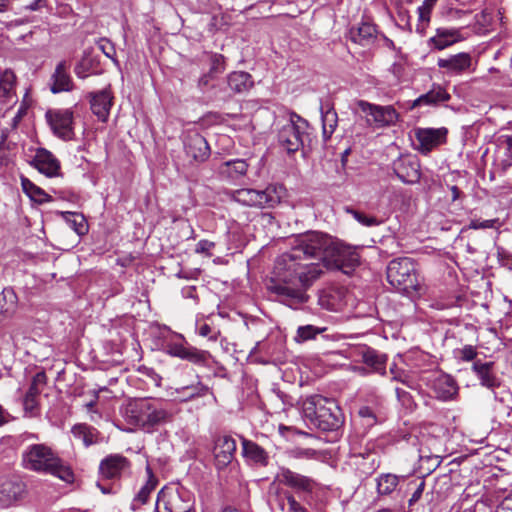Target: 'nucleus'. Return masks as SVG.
I'll return each instance as SVG.
<instances>
[{"label": "nucleus", "instance_id": "1", "mask_svg": "<svg viewBox=\"0 0 512 512\" xmlns=\"http://www.w3.org/2000/svg\"><path fill=\"white\" fill-rule=\"evenodd\" d=\"M358 263L359 254L354 247L310 231L296 236L291 249L276 258L274 277L267 289L282 303L298 309L308 302L307 290L322 276L324 268L348 273Z\"/></svg>", "mask_w": 512, "mask_h": 512}, {"label": "nucleus", "instance_id": "2", "mask_svg": "<svg viewBox=\"0 0 512 512\" xmlns=\"http://www.w3.org/2000/svg\"><path fill=\"white\" fill-rule=\"evenodd\" d=\"M122 415L128 424L146 432H153L157 427L172 419L168 403L157 398H141L130 401L124 407Z\"/></svg>", "mask_w": 512, "mask_h": 512}, {"label": "nucleus", "instance_id": "3", "mask_svg": "<svg viewBox=\"0 0 512 512\" xmlns=\"http://www.w3.org/2000/svg\"><path fill=\"white\" fill-rule=\"evenodd\" d=\"M24 468L50 474L70 483L74 480V474L69 466L58 457V455L45 444L29 445L22 455Z\"/></svg>", "mask_w": 512, "mask_h": 512}, {"label": "nucleus", "instance_id": "4", "mask_svg": "<svg viewBox=\"0 0 512 512\" xmlns=\"http://www.w3.org/2000/svg\"><path fill=\"white\" fill-rule=\"evenodd\" d=\"M303 413L313 426L324 432H336L344 418L337 403L321 395H312L303 402Z\"/></svg>", "mask_w": 512, "mask_h": 512}, {"label": "nucleus", "instance_id": "5", "mask_svg": "<svg viewBox=\"0 0 512 512\" xmlns=\"http://www.w3.org/2000/svg\"><path fill=\"white\" fill-rule=\"evenodd\" d=\"M387 280L394 289L410 297L420 289L416 264L409 257H400L389 262Z\"/></svg>", "mask_w": 512, "mask_h": 512}, {"label": "nucleus", "instance_id": "6", "mask_svg": "<svg viewBox=\"0 0 512 512\" xmlns=\"http://www.w3.org/2000/svg\"><path fill=\"white\" fill-rule=\"evenodd\" d=\"M286 196L281 184H270L264 189L243 188L234 192L233 198L240 204L257 208H274Z\"/></svg>", "mask_w": 512, "mask_h": 512}, {"label": "nucleus", "instance_id": "7", "mask_svg": "<svg viewBox=\"0 0 512 512\" xmlns=\"http://www.w3.org/2000/svg\"><path fill=\"white\" fill-rule=\"evenodd\" d=\"M192 506L190 493L183 488L165 486L158 493L157 512H191Z\"/></svg>", "mask_w": 512, "mask_h": 512}, {"label": "nucleus", "instance_id": "8", "mask_svg": "<svg viewBox=\"0 0 512 512\" xmlns=\"http://www.w3.org/2000/svg\"><path fill=\"white\" fill-rule=\"evenodd\" d=\"M45 117L55 136L64 141L73 139V112L70 109H50Z\"/></svg>", "mask_w": 512, "mask_h": 512}, {"label": "nucleus", "instance_id": "9", "mask_svg": "<svg viewBox=\"0 0 512 512\" xmlns=\"http://www.w3.org/2000/svg\"><path fill=\"white\" fill-rule=\"evenodd\" d=\"M358 106L362 112L372 117L377 127L391 126L398 121L399 114L393 106H380L363 100L358 102Z\"/></svg>", "mask_w": 512, "mask_h": 512}, {"label": "nucleus", "instance_id": "10", "mask_svg": "<svg viewBox=\"0 0 512 512\" xmlns=\"http://www.w3.org/2000/svg\"><path fill=\"white\" fill-rule=\"evenodd\" d=\"M17 77L13 70H0V111L8 110L18 101L16 94Z\"/></svg>", "mask_w": 512, "mask_h": 512}, {"label": "nucleus", "instance_id": "11", "mask_svg": "<svg viewBox=\"0 0 512 512\" xmlns=\"http://www.w3.org/2000/svg\"><path fill=\"white\" fill-rule=\"evenodd\" d=\"M165 351L170 356L187 360L196 365L206 364L210 357V353L208 351L199 350L196 347L186 346L182 343L175 342L167 343Z\"/></svg>", "mask_w": 512, "mask_h": 512}, {"label": "nucleus", "instance_id": "12", "mask_svg": "<svg viewBox=\"0 0 512 512\" xmlns=\"http://www.w3.org/2000/svg\"><path fill=\"white\" fill-rule=\"evenodd\" d=\"M435 397L442 401L452 400L458 393V385L453 377L445 373H435L429 380Z\"/></svg>", "mask_w": 512, "mask_h": 512}, {"label": "nucleus", "instance_id": "13", "mask_svg": "<svg viewBox=\"0 0 512 512\" xmlns=\"http://www.w3.org/2000/svg\"><path fill=\"white\" fill-rule=\"evenodd\" d=\"M236 447L235 439L229 435L219 436L215 440L213 454L218 469H223L232 462Z\"/></svg>", "mask_w": 512, "mask_h": 512}, {"label": "nucleus", "instance_id": "14", "mask_svg": "<svg viewBox=\"0 0 512 512\" xmlns=\"http://www.w3.org/2000/svg\"><path fill=\"white\" fill-rule=\"evenodd\" d=\"M302 127L294 121L282 126L278 133L279 144L289 153L296 152L303 144Z\"/></svg>", "mask_w": 512, "mask_h": 512}, {"label": "nucleus", "instance_id": "15", "mask_svg": "<svg viewBox=\"0 0 512 512\" xmlns=\"http://www.w3.org/2000/svg\"><path fill=\"white\" fill-rule=\"evenodd\" d=\"M393 169L403 183L413 184L420 179V164L414 156L400 157L394 161Z\"/></svg>", "mask_w": 512, "mask_h": 512}, {"label": "nucleus", "instance_id": "16", "mask_svg": "<svg viewBox=\"0 0 512 512\" xmlns=\"http://www.w3.org/2000/svg\"><path fill=\"white\" fill-rule=\"evenodd\" d=\"M184 150L188 158L203 162L210 155V148L206 139L197 132L188 133L184 140Z\"/></svg>", "mask_w": 512, "mask_h": 512}, {"label": "nucleus", "instance_id": "17", "mask_svg": "<svg viewBox=\"0 0 512 512\" xmlns=\"http://www.w3.org/2000/svg\"><path fill=\"white\" fill-rule=\"evenodd\" d=\"M88 98L92 113L97 116L100 121L106 122L113 104V95L110 88L90 92Z\"/></svg>", "mask_w": 512, "mask_h": 512}, {"label": "nucleus", "instance_id": "18", "mask_svg": "<svg viewBox=\"0 0 512 512\" xmlns=\"http://www.w3.org/2000/svg\"><path fill=\"white\" fill-rule=\"evenodd\" d=\"M31 165L47 177H56L60 174L59 160L47 149L38 148L31 161Z\"/></svg>", "mask_w": 512, "mask_h": 512}, {"label": "nucleus", "instance_id": "19", "mask_svg": "<svg viewBox=\"0 0 512 512\" xmlns=\"http://www.w3.org/2000/svg\"><path fill=\"white\" fill-rule=\"evenodd\" d=\"M415 135L419 142V151L428 154L432 149L446 141L447 129L422 128L418 129Z\"/></svg>", "mask_w": 512, "mask_h": 512}, {"label": "nucleus", "instance_id": "20", "mask_svg": "<svg viewBox=\"0 0 512 512\" xmlns=\"http://www.w3.org/2000/svg\"><path fill=\"white\" fill-rule=\"evenodd\" d=\"M46 384V375L44 372H38L34 375L28 391L23 399V407L26 414L35 416L38 414V399L42 388Z\"/></svg>", "mask_w": 512, "mask_h": 512}, {"label": "nucleus", "instance_id": "21", "mask_svg": "<svg viewBox=\"0 0 512 512\" xmlns=\"http://www.w3.org/2000/svg\"><path fill=\"white\" fill-rule=\"evenodd\" d=\"M437 65L448 75H460L469 70L472 65V57L469 53L461 52L445 58H439Z\"/></svg>", "mask_w": 512, "mask_h": 512}, {"label": "nucleus", "instance_id": "22", "mask_svg": "<svg viewBox=\"0 0 512 512\" xmlns=\"http://www.w3.org/2000/svg\"><path fill=\"white\" fill-rule=\"evenodd\" d=\"M472 371L476 375L481 386L493 392L495 389L500 387L501 380L494 371V362L475 360L472 364Z\"/></svg>", "mask_w": 512, "mask_h": 512}, {"label": "nucleus", "instance_id": "23", "mask_svg": "<svg viewBox=\"0 0 512 512\" xmlns=\"http://www.w3.org/2000/svg\"><path fill=\"white\" fill-rule=\"evenodd\" d=\"M277 479L280 483L303 492H311L315 485V482L311 478L293 472L287 468L280 470Z\"/></svg>", "mask_w": 512, "mask_h": 512}, {"label": "nucleus", "instance_id": "24", "mask_svg": "<svg viewBox=\"0 0 512 512\" xmlns=\"http://www.w3.org/2000/svg\"><path fill=\"white\" fill-rule=\"evenodd\" d=\"M24 493V484L18 479L0 480V505L9 507Z\"/></svg>", "mask_w": 512, "mask_h": 512}, {"label": "nucleus", "instance_id": "25", "mask_svg": "<svg viewBox=\"0 0 512 512\" xmlns=\"http://www.w3.org/2000/svg\"><path fill=\"white\" fill-rule=\"evenodd\" d=\"M241 439L243 457L253 465L259 467L267 466L269 462V456L265 449L258 445L256 442H253L246 438Z\"/></svg>", "mask_w": 512, "mask_h": 512}, {"label": "nucleus", "instance_id": "26", "mask_svg": "<svg viewBox=\"0 0 512 512\" xmlns=\"http://www.w3.org/2000/svg\"><path fill=\"white\" fill-rule=\"evenodd\" d=\"M129 465L128 460L121 455H110L100 463L101 474L108 479L118 477Z\"/></svg>", "mask_w": 512, "mask_h": 512}, {"label": "nucleus", "instance_id": "27", "mask_svg": "<svg viewBox=\"0 0 512 512\" xmlns=\"http://www.w3.org/2000/svg\"><path fill=\"white\" fill-rule=\"evenodd\" d=\"M320 112L322 120L323 137L325 140H328L332 136L337 127L338 116L332 104L328 101L321 103Z\"/></svg>", "mask_w": 512, "mask_h": 512}, {"label": "nucleus", "instance_id": "28", "mask_svg": "<svg viewBox=\"0 0 512 512\" xmlns=\"http://www.w3.org/2000/svg\"><path fill=\"white\" fill-rule=\"evenodd\" d=\"M53 84L51 91L53 93H59L63 91H69L72 89V80L68 73V65L65 61H61L55 69L52 75Z\"/></svg>", "mask_w": 512, "mask_h": 512}, {"label": "nucleus", "instance_id": "29", "mask_svg": "<svg viewBox=\"0 0 512 512\" xmlns=\"http://www.w3.org/2000/svg\"><path fill=\"white\" fill-rule=\"evenodd\" d=\"M248 164L243 159H233L223 162L218 167V173L229 180H237L247 172Z\"/></svg>", "mask_w": 512, "mask_h": 512}, {"label": "nucleus", "instance_id": "30", "mask_svg": "<svg viewBox=\"0 0 512 512\" xmlns=\"http://www.w3.org/2000/svg\"><path fill=\"white\" fill-rule=\"evenodd\" d=\"M450 95L440 85H433L432 88L425 94L419 96L413 102V107L422 105H436L441 102L448 101Z\"/></svg>", "mask_w": 512, "mask_h": 512}, {"label": "nucleus", "instance_id": "31", "mask_svg": "<svg viewBox=\"0 0 512 512\" xmlns=\"http://www.w3.org/2000/svg\"><path fill=\"white\" fill-rule=\"evenodd\" d=\"M460 40L459 31L456 29L439 28L436 35L430 38V43L437 50H443Z\"/></svg>", "mask_w": 512, "mask_h": 512}, {"label": "nucleus", "instance_id": "32", "mask_svg": "<svg viewBox=\"0 0 512 512\" xmlns=\"http://www.w3.org/2000/svg\"><path fill=\"white\" fill-rule=\"evenodd\" d=\"M227 83L229 88L236 93H244L253 87L252 76L243 71H235L228 75Z\"/></svg>", "mask_w": 512, "mask_h": 512}, {"label": "nucleus", "instance_id": "33", "mask_svg": "<svg viewBox=\"0 0 512 512\" xmlns=\"http://www.w3.org/2000/svg\"><path fill=\"white\" fill-rule=\"evenodd\" d=\"M146 473H147V481L144 484V486H142V488L140 489V491L137 493V495L134 498V501H133L134 509H135L136 505H138V506L144 505L147 502L151 492L155 490V488L158 484V480H157L156 476L153 474V471L149 465H147V467H146Z\"/></svg>", "mask_w": 512, "mask_h": 512}, {"label": "nucleus", "instance_id": "34", "mask_svg": "<svg viewBox=\"0 0 512 512\" xmlns=\"http://www.w3.org/2000/svg\"><path fill=\"white\" fill-rule=\"evenodd\" d=\"M18 298L12 288H4L0 293V314L4 317L13 315L17 309Z\"/></svg>", "mask_w": 512, "mask_h": 512}, {"label": "nucleus", "instance_id": "35", "mask_svg": "<svg viewBox=\"0 0 512 512\" xmlns=\"http://www.w3.org/2000/svg\"><path fill=\"white\" fill-rule=\"evenodd\" d=\"M401 477L392 473L380 474L376 479L377 493L381 496L393 493L400 481Z\"/></svg>", "mask_w": 512, "mask_h": 512}, {"label": "nucleus", "instance_id": "36", "mask_svg": "<svg viewBox=\"0 0 512 512\" xmlns=\"http://www.w3.org/2000/svg\"><path fill=\"white\" fill-rule=\"evenodd\" d=\"M76 439L81 440L85 446H90L97 442L98 431L87 424H76L71 430Z\"/></svg>", "mask_w": 512, "mask_h": 512}, {"label": "nucleus", "instance_id": "37", "mask_svg": "<svg viewBox=\"0 0 512 512\" xmlns=\"http://www.w3.org/2000/svg\"><path fill=\"white\" fill-rule=\"evenodd\" d=\"M387 356L385 354H381L374 349H367L363 353V362L372 367L373 370L382 375L385 374V366H386Z\"/></svg>", "mask_w": 512, "mask_h": 512}, {"label": "nucleus", "instance_id": "38", "mask_svg": "<svg viewBox=\"0 0 512 512\" xmlns=\"http://www.w3.org/2000/svg\"><path fill=\"white\" fill-rule=\"evenodd\" d=\"M375 33V26L364 22L361 23L356 29L351 30V39L360 45H365L375 37Z\"/></svg>", "mask_w": 512, "mask_h": 512}, {"label": "nucleus", "instance_id": "39", "mask_svg": "<svg viewBox=\"0 0 512 512\" xmlns=\"http://www.w3.org/2000/svg\"><path fill=\"white\" fill-rule=\"evenodd\" d=\"M23 191L27 196L39 204L47 203L51 201V197L40 187L36 186L27 178H22L21 181Z\"/></svg>", "mask_w": 512, "mask_h": 512}, {"label": "nucleus", "instance_id": "40", "mask_svg": "<svg viewBox=\"0 0 512 512\" xmlns=\"http://www.w3.org/2000/svg\"><path fill=\"white\" fill-rule=\"evenodd\" d=\"M326 330V327H316L314 325L299 326L294 339L297 343L314 340L317 335L324 333Z\"/></svg>", "mask_w": 512, "mask_h": 512}, {"label": "nucleus", "instance_id": "41", "mask_svg": "<svg viewBox=\"0 0 512 512\" xmlns=\"http://www.w3.org/2000/svg\"><path fill=\"white\" fill-rule=\"evenodd\" d=\"M208 391L209 388L200 381L177 389L178 393H182L185 396V400L205 396Z\"/></svg>", "mask_w": 512, "mask_h": 512}, {"label": "nucleus", "instance_id": "42", "mask_svg": "<svg viewBox=\"0 0 512 512\" xmlns=\"http://www.w3.org/2000/svg\"><path fill=\"white\" fill-rule=\"evenodd\" d=\"M66 215L68 224L78 235L87 233L88 226L82 214L67 212Z\"/></svg>", "mask_w": 512, "mask_h": 512}, {"label": "nucleus", "instance_id": "43", "mask_svg": "<svg viewBox=\"0 0 512 512\" xmlns=\"http://www.w3.org/2000/svg\"><path fill=\"white\" fill-rule=\"evenodd\" d=\"M347 212L352 214L356 221L366 227L379 226L382 223V220L378 219L377 217L367 215L354 209H347Z\"/></svg>", "mask_w": 512, "mask_h": 512}, {"label": "nucleus", "instance_id": "44", "mask_svg": "<svg viewBox=\"0 0 512 512\" xmlns=\"http://www.w3.org/2000/svg\"><path fill=\"white\" fill-rule=\"evenodd\" d=\"M432 10L429 9V7L419 6L417 9L418 13V24L416 26V32L424 35L426 27L428 26L430 22Z\"/></svg>", "mask_w": 512, "mask_h": 512}, {"label": "nucleus", "instance_id": "45", "mask_svg": "<svg viewBox=\"0 0 512 512\" xmlns=\"http://www.w3.org/2000/svg\"><path fill=\"white\" fill-rule=\"evenodd\" d=\"M358 415L361 418L362 423L365 427L370 428L378 423L376 414L368 406L361 407L358 411Z\"/></svg>", "mask_w": 512, "mask_h": 512}, {"label": "nucleus", "instance_id": "46", "mask_svg": "<svg viewBox=\"0 0 512 512\" xmlns=\"http://www.w3.org/2000/svg\"><path fill=\"white\" fill-rule=\"evenodd\" d=\"M225 70V61L224 57L221 54H211L210 55V69L209 75L220 74Z\"/></svg>", "mask_w": 512, "mask_h": 512}, {"label": "nucleus", "instance_id": "47", "mask_svg": "<svg viewBox=\"0 0 512 512\" xmlns=\"http://www.w3.org/2000/svg\"><path fill=\"white\" fill-rule=\"evenodd\" d=\"M501 225L499 219H489V220H471L468 229H488V228H499Z\"/></svg>", "mask_w": 512, "mask_h": 512}, {"label": "nucleus", "instance_id": "48", "mask_svg": "<svg viewBox=\"0 0 512 512\" xmlns=\"http://www.w3.org/2000/svg\"><path fill=\"white\" fill-rule=\"evenodd\" d=\"M506 143V158L503 159L500 163V168L503 173H505L509 167L512 166V135L505 137Z\"/></svg>", "mask_w": 512, "mask_h": 512}, {"label": "nucleus", "instance_id": "49", "mask_svg": "<svg viewBox=\"0 0 512 512\" xmlns=\"http://www.w3.org/2000/svg\"><path fill=\"white\" fill-rule=\"evenodd\" d=\"M98 48L104 53V55L110 59H114L115 48L112 42L108 39L102 38L97 43Z\"/></svg>", "mask_w": 512, "mask_h": 512}, {"label": "nucleus", "instance_id": "50", "mask_svg": "<svg viewBox=\"0 0 512 512\" xmlns=\"http://www.w3.org/2000/svg\"><path fill=\"white\" fill-rule=\"evenodd\" d=\"M477 351L476 348L472 345H465L459 351V358L463 361H472L476 358Z\"/></svg>", "mask_w": 512, "mask_h": 512}, {"label": "nucleus", "instance_id": "51", "mask_svg": "<svg viewBox=\"0 0 512 512\" xmlns=\"http://www.w3.org/2000/svg\"><path fill=\"white\" fill-rule=\"evenodd\" d=\"M215 243L209 240H200L195 248V252L198 254H205L206 256H211V250L214 248Z\"/></svg>", "mask_w": 512, "mask_h": 512}, {"label": "nucleus", "instance_id": "52", "mask_svg": "<svg viewBox=\"0 0 512 512\" xmlns=\"http://www.w3.org/2000/svg\"><path fill=\"white\" fill-rule=\"evenodd\" d=\"M286 500L288 504L287 512H307L306 508L302 506L291 494L287 493Z\"/></svg>", "mask_w": 512, "mask_h": 512}, {"label": "nucleus", "instance_id": "53", "mask_svg": "<svg viewBox=\"0 0 512 512\" xmlns=\"http://www.w3.org/2000/svg\"><path fill=\"white\" fill-rule=\"evenodd\" d=\"M424 489H425V481L424 480H420L419 483L416 486L415 491L413 492L411 498L408 501V505L410 507L413 506L416 502L419 501V499L422 497Z\"/></svg>", "mask_w": 512, "mask_h": 512}, {"label": "nucleus", "instance_id": "54", "mask_svg": "<svg viewBox=\"0 0 512 512\" xmlns=\"http://www.w3.org/2000/svg\"><path fill=\"white\" fill-rule=\"evenodd\" d=\"M89 64L86 59H83L74 69V72L78 78L85 79L89 76L88 73Z\"/></svg>", "mask_w": 512, "mask_h": 512}, {"label": "nucleus", "instance_id": "55", "mask_svg": "<svg viewBox=\"0 0 512 512\" xmlns=\"http://www.w3.org/2000/svg\"><path fill=\"white\" fill-rule=\"evenodd\" d=\"M494 512H512V494L505 497Z\"/></svg>", "mask_w": 512, "mask_h": 512}, {"label": "nucleus", "instance_id": "56", "mask_svg": "<svg viewBox=\"0 0 512 512\" xmlns=\"http://www.w3.org/2000/svg\"><path fill=\"white\" fill-rule=\"evenodd\" d=\"M395 392H396V395H397V398L398 400L405 406H409L412 402V397L410 395L409 392L401 389V388H396L395 389Z\"/></svg>", "mask_w": 512, "mask_h": 512}, {"label": "nucleus", "instance_id": "57", "mask_svg": "<svg viewBox=\"0 0 512 512\" xmlns=\"http://www.w3.org/2000/svg\"><path fill=\"white\" fill-rule=\"evenodd\" d=\"M26 113H27V107L24 104H22L19 107L16 115L13 117L11 126L13 128H16L18 126V124L20 123V121L22 120V118L24 117V115H26Z\"/></svg>", "mask_w": 512, "mask_h": 512}, {"label": "nucleus", "instance_id": "58", "mask_svg": "<svg viewBox=\"0 0 512 512\" xmlns=\"http://www.w3.org/2000/svg\"><path fill=\"white\" fill-rule=\"evenodd\" d=\"M390 72L399 80L404 73V65L401 62H395L390 67Z\"/></svg>", "mask_w": 512, "mask_h": 512}, {"label": "nucleus", "instance_id": "59", "mask_svg": "<svg viewBox=\"0 0 512 512\" xmlns=\"http://www.w3.org/2000/svg\"><path fill=\"white\" fill-rule=\"evenodd\" d=\"M47 0H34L30 4L25 6V9L30 11H37L46 6Z\"/></svg>", "mask_w": 512, "mask_h": 512}, {"label": "nucleus", "instance_id": "60", "mask_svg": "<svg viewBox=\"0 0 512 512\" xmlns=\"http://www.w3.org/2000/svg\"><path fill=\"white\" fill-rule=\"evenodd\" d=\"M393 380L395 381H399L401 382L402 384L406 385L407 387L409 388H413V382L411 381V379L405 375V374H395L393 376Z\"/></svg>", "mask_w": 512, "mask_h": 512}, {"label": "nucleus", "instance_id": "61", "mask_svg": "<svg viewBox=\"0 0 512 512\" xmlns=\"http://www.w3.org/2000/svg\"><path fill=\"white\" fill-rule=\"evenodd\" d=\"M214 77V75H209V72L201 76L198 80V86L200 88H204L208 86L210 80Z\"/></svg>", "mask_w": 512, "mask_h": 512}, {"label": "nucleus", "instance_id": "62", "mask_svg": "<svg viewBox=\"0 0 512 512\" xmlns=\"http://www.w3.org/2000/svg\"><path fill=\"white\" fill-rule=\"evenodd\" d=\"M211 327L208 325V324H203L200 328H199V334L203 337H207L210 335L211 333Z\"/></svg>", "mask_w": 512, "mask_h": 512}, {"label": "nucleus", "instance_id": "63", "mask_svg": "<svg viewBox=\"0 0 512 512\" xmlns=\"http://www.w3.org/2000/svg\"><path fill=\"white\" fill-rule=\"evenodd\" d=\"M450 191H451V194H452V200L453 201H456L457 199L460 198L461 191H460V189L457 186H451L450 187Z\"/></svg>", "mask_w": 512, "mask_h": 512}, {"label": "nucleus", "instance_id": "64", "mask_svg": "<svg viewBox=\"0 0 512 512\" xmlns=\"http://www.w3.org/2000/svg\"><path fill=\"white\" fill-rule=\"evenodd\" d=\"M11 0H0V13L8 11Z\"/></svg>", "mask_w": 512, "mask_h": 512}]
</instances>
